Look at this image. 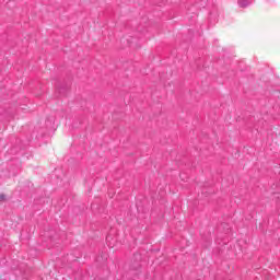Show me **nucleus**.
Listing matches in <instances>:
<instances>
[{"label":"nucleus","mask_w":280,"mask_h":280,"mask_svg":"<svg viewBox=\"0 0 280 280\" xmlns=\"http://www.w3.org/2000/svg\"><path fill=\"white\" fill-rule=\"evenodd\" d=\"M141 272V262L136 261L130 266L129 275H133V277L139 276Z\"/></svg>","instance_id":"1"},{"label":"nucleus","mask_w":280,"mask_h":280,"mask_svg":"<svg viewBox=\"0 0 280 280\" xmlns=\"http://www.w3.org/2000/svg\"><path fill=\"white\" fill-rule=\"evenodd\" d=\"M240 8H248L250 5V0H237Z\"/></svg>","instance_id":"2"},{"label":"nucleus","mask_w":280,"mask_h":280,"mask_svg":"<svg viewBox=\"0 0 280 280\" xmlns=\"http://www.w3.org/2000/svg\"><path fill=\"white\" fill-rule=\"evenodd\" d=\"M0 202H5V195L0 194Z\"/></svg>","instance_id":"3"},{"label":"nucleus","mask_w":280,"mask_h":280,"mask_svg":"<svg viewBox=\"0 0 280 280\" xmlns=\"http://www.w3.org/2000/svg\"><path fill=\"white\" fill-rule=\"evenodd\" d=\"M63 89H59V93H62Z\"/></svg>","instance_id":"4"}]
</instances>
